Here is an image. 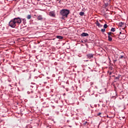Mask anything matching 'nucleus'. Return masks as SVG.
<instances>
[{
  "label": "nucleus",
  "instance_id": "f257e3e1",
  "mask_svg": "<svg viewBox=\"0 0 128 128\" xmlns=\"http://www.w3.org/2000/svg\"><path fill=\"white\" fill-rule=\"evenodd\" d=\"M70 14V10L68 9H62L60 12V14L62 16H65V18H68V16Z\"/></svg>",
  "mask_w": 128,
  "mask_h": 128
},
{
  "label": "nucleus",
  "instance_id": "f03ea898",
  "mask_svg": "<svg viewBox=\"0 0 128 128\" xmlns=\"http://www.w3.org/2000/svg\"><path fill=\"white\" fill-rule=\"evenodd\" d=\"M16 22L14 20V19H12L10 22H9V26H10V28H14L16 26Z\"/></svg>",
  "mask_w": 128,
  "mask_h": 128
},
{
  "label": "nucleus",
  "instance_id": "7ed1b4c3",
  "mask_svg": "<svg viewBox=\"0 0 128 128\" xmlns=\"http://www.w3.org/2000/svg\"><path fill=\"white\" fill-rule=\"evenodd\" d=\"M13 20L16 24H22V18L20 17L15 18H13Z\"/></svg>",
  "mask_w": 128,
  "mask_h": 128
},
{
  "label": "nucleus",
  "instance_id": "20e7f679",
  "mask_svg": "<svg viewBox=\"0 0 128 128\" xmlns=\"http://www.w3.org/2000/svg\"><path fill=\"white\" fill-rule=\"evenodd\" d=\"M87 58L90 60V58H94V54H88L86 55Z\"/></svg>",
  "mask_w": 128,
  "mask_h": 128
},
{
  "label": "nucleus",
  "instance_id": "39448f33",
  "mask_svg": "<svg viewBox=\"0 0 128 128\" xmlns=\"http://www.w3.org/2000/svg\"><path fill=\"white\" fill-rule=\"evenodd\" d=\"M119 36H120V38H120L122 40H124V38H126V34H119Z\"/></svg>",
  "mask_w": 128,
  "mask_h": 128
},
{
  "label": "nucleus",
  "instance_id": "423d86ee",
  "mask_svg": "<svg viewBox=\"0 0 128 128\" xmlns=\"http://www.w3.org/2000/svg\"><path fill=\"white\" fill-rule=\"evenodd\" d=\"M95 24L97 26H98V28H102V25L98 22V21H96Z\"/></svg>",
  "mask_w": 128,
  "mask_h": 128
},
{
  "label": "nucleus",
  "instance_id": "0eeeda50",
  "mask_svg": "<svg viewBox=\"0 0 128 128\" xmlns=\"http://www.w3.org/2000/svg\"><path fill=\"white\" fill-rule=\"evenodd\" d=\"M120 75H118V76L114 78V82H118V80H120Z\"/></svg>",
  "mask_w": 128,
  "mask_h": 128
},
{
  "label": "nucleus",
  "instance_id": "6e6552de",
  "mask_svg": "<svg viewBox=\"0 0 128 128\" xmlns=\"http://www.w3.org/2000/svg\"><path fill=\"white\" fill-rule=\"evenodd\" d=\"M44 18H42V15H39L38 17H37V19L38 20H43Z\"/></svg>",
  "mask_w": 128,
  "mask_h": 128
},
{
  "label": "nucleus",
  "instance_id": "1a4fd4ad",
  "mask_svg": "<svg viewBox=\"0 0 128 128\" xmlns=\"http://www.w3.org/2000/svg\"><path fill=\"white\" fill-rule=\"evenodd\" d=\"M80 36H88V34L82 32Z\"/></svg>",
  "mask_w": 128,
  "mask_h": 128
},
{
  "label": "nucleus",
  "instance_id": "9d476101",
  "mask_svg": "<svg viewBox=\"0 0 128 128\" xmlns=\"http://www.w3.org/2000/svg\"><path fill=\"white\" fill-rule=\"evenodd\" d=\"M88 122L86 121L83 122V126H88Z\"/></svg>",
  "mask_w": 128,
  "mask_h": 128
},
{
  "label": "nucleus",
  "instance_id": "9b49d317",
  "mask_svg": "<svg viewBox=\"0 0 128 128\" xmlns=\"http://www.w3.org/2000/svg\"><path fill=\"white\" fill-rule=\"evenodd\" d=\"M56 38H58L59 40H62V38H64V37L60 36H56Z\"/></svg>",
  "mask_w": 128,
  "mask_h": 128
},
{
  "label": "nucleus",
  "instance_id": "f8f14e48",
  "mask_svg": "<svg viewBox=\"0 0 128 128\" xmlns=\"http://www.w3.org/2000/svg\"><path fill=\"white\" fill-rule=\"evenodd\" d=\"M49 16H54V12H50L49 13Z\"/></svg>",
  "mask_w": 128,
  "mask_h": 128
},
{
  "label": "nucleus",
  "instance_id": "ddd939ff",
  "mask_svg": "<svg viewBox=\"0 0 128 128\" xmlns=\"http://www.w3.org/2000/svg\"><path fill=\"white\" fill-rule=\"evenodd\" d=\"M24 24H26V18L22 19Z\"/></svg>",
  "mask_w": 128,
  "mask_h": 128
},
{
  "label": "nucleus",
  "instance_id": "4468645a",
  "mask_svg": "<svg viewBox=\"0 0 128 128\" xmlns=\"http://www.w3.org/2000/svg\"><path fill=\"white\" fill-rule=\"evenodd\" d=\"M124 24H126L124 22H120L119 23L120 26H124Z\"/></svg>",
  "mask_w": 128,
  "mask_h": 128
},
{
  "label": "nucleus",
  "instance_id": "2eb2a0df",
  "mask_svg": "<svg viewBox=\"0 0 128 128\" xmlns=\"http://www.w3.org/2000/svg\"><path fill=\"white\" fill-rule=\"evenodd\" d=\"M80 15L81 16H84V12H80Z\"/></svg>",
  "mask_w": 128,
  "mask_h": 128
},
{
  "label": "nucleus",
  "instance_id": "dca6fc26",
  "mask_svg": "<svg viewBox=\"0 0 128 128\" xmlns=\"http://www.w3.org/2000/svg\"><path fill=\"white\" fill-rule=\"evenodd\" d=\"M108 42H112V37H110V36H108Z\"/></svg>",
  "mask_w": 128,
  "mask_h": 128
},
{
  "label": "nucleus",
  "instance_id": "f3484780",
  "mask_svg": "<svg viewBox=\"0 0 128 128\" xmlns=\"http://www.w3.org/2000/svg\"><path fill=\"white\" fill-rule=\"evenodd\" d=\"M26 18L28 20H30V18H32V15H28Z\"/></svg>",
  "mask_w": 128,
  "mask_h": 128
},
{
  "label": "nucleus",
  "instance_id": "a211bd4d",
  "mask_svg": "<svg viewBox=\"0 0 128 128\" xmlns=\"http://www.w3.org/2000/svg\"><path fill=\"white\" fill-rule=\"evenodd\" d=\"M110 32H116L115 28H112L110 30Z\"/></svg>",
  "mask_w": 128,
  "mask_h": 128
},
{
  "label": "nucleus",
  "instance_id": "6ab92c4d",
  "mask_svg": "<svg viewBox=\"0 0 128 128\" xmlns=\"http://www.w3.org/2000/svg\"><path fill=\"white\" fill-rule=\"evenodd\" d=\"M26 128H32V126L28 124L26 126Z\"/></svg>",
  "mask_w": 128,
  "mask_h": 128
},
{
  "label": "nucleus",
  "instance_id": "aec40b11",
  "mask_svg": "<svg viewBox=\"0 0 128 128\" xmlns=\"http://www.w3.org/2000/svg\"><path fill=\"white\" fill-rule=\"evenodd\" d=\"M104 28H108V24H104Z\"/></svg>",
  "mask_w": 128,
  "mask_h": 128
},
{
  "label": "nucleus",
  "instance_id": "412c9836",
  "mask_svg": "<svg viewBox=\"0 0 128 128\" xmlns=\"http://www.w3.org/2000/svg\"><path fill=\"white\" fill-rule=\"evenodd\" d=\"M101 32H106V29L104 28H102L101 30Z\"/></svg>",
  "mask_w": 128,
  "mask_h": 128
},
{
  "label": "nucleus",
  "instance_id": "4be33fe9",
  "mask_svg": "<svg viewBox=\"0 0 128 128\" xmlns=\"http://www.w3.org/2000/svg\"><path fill=\"white\" fill-rule=\"evenodd\" d=\"M105 8H106V6H108V3H106L104 4Z\"/></svg>",
  "mask_w": 128,
  "mask_h": 128
},
{
  "label": "nucleus",
  "instance_id": "5701e85b",
  "mask_svg": "<svg viewBox=\"0 0 128 128\" xmlns=\"http://www.w3.org/2000/svg\"><path fill=\"white\" fill-rule=\"evenodd\" d=\"M112 32H108V36H110V35H112Z\"/></svg>",
  "mask_w": 128,
  "mask_h": 128
},
{
  "label": "nucleus",
  "instance_id": "b1692460",
  "mask_svg": "<svg viewBox=\"0 0 128 128\" xmlns=\"http://www.w3.org/2000/svg\"><path fill=\"white\" fill-rule=\"evenodd\" d=\"M100 114H102V112H98L97 114V116H100Z\"/></svg>",
  "mask_w": 128,
  "mask_h": 128
},
{
  "label": "nucleus",
  "instance_id": "393cba45",
  "mask_svg": "<svg viewBox=\"0 0 128 128\" xmlns=\"http://www.w3.org/2000/svg\"><path fill=\"white\" fill-rule=\"evenodd\" d=\"M124 58V56H121L119 58Z\"/></svg>",
  "mask_w": 128,
  "mask_h": 128
},
{
  "label": "nucleus",
  "instance_id": "a878e982",
  "mask_svg": "<svg viewBox=\"0 0 128 128\" xmlns=\"http://www.w3.org/2000/svg\"><path fill=\"white\" fill-rule=\"evenodd\" d=\"M110 36V38H112V34L110 35V36Z\"/></svg>",
  "mask_w": 128,
  "mask_h": 128
},
{
  "label": "nucleus",
  "instance_id": "bb28decb",
  "mask_svg": "<svg viewBox=\"0 0 128 128\" xmlns=\"http://www.w3.org/2000/svg\"><path fill=\"white\" fill-rule=\"evenodd\" d=\"M62 20H64V16H62Z\"/></svg>",
  "mask_w": 128,
  "mask_h": 128
},
{
  "label": "nucleus",
  "instance_id": "cd10ccee",
  "mask_svg": "<svg viewBox=\"0 0 128 128\" xmlns=\"http://www.w3.org/2000/svg\"><path fill=\"white\" fill-rule=\"evenodd\" d=\"M81 42H82V44H84V41L83 40H81Z\"/></svg>",
  "mask_w": 128,
  "mask_h": 128
},
{
  "label": "nucleus",
  "instance_id": "c85d7f7f",
  "mask_svg": "<svg viewBox=\"0 0 128 128\" xmlns=\"http://www.w3.org/2000/svg\"><path fill=\"white\" fill-rule=\"evenodd\" d=\"M30 91L28 92V94H30Z\"/></svg>",
  "mask_w": 128,
  "mask_h": 128
},
{
  "label": "nucleus",
  "instance_id": "c756f323",
  "mask_svg": "<svg viewBox=\"0 0 128 128\" xmlns=\"http://www.w3.org/2000/svg\"><path fill=\"white\" fill-rule=\"evenodd\" d=\"M110 0H109L108 2H110Z\"/></svg>",
  "mask_w": 128,
  "mask_h": 128
},
{
  "label": "nucleus",
  "instance_id": "7c9ffc66",
  "mask_svg": "<svg viewBox=\"0 0 128 128\" xmlns=\"http://www.w3.org/2000/svg\"><path fill=\"white\" fill-rule=\"evenodd\" d=\"M120 34H122V32H120Z\"/></svg>",
  "mask_w": 128,
  "mask_h": 128
},
{
  "label": "nucleus",
  "instance_id": "2f4dec72",
  "mask_svg": "<svg viewBox=\"0 0 128 128\" xmlns=\"http://www.w3.org/2000/svg\"><path fill=\"white\" fill-rule=\"evenodd\" d=\"M8 86H12V85H10V84H9Z\"/></svg>",
  "mask_w": 128,
  "mask_h": 128
},
{
  "label": "nucleus",
  "instance_id": "473e14b6",
  "mask_svg": "<svg viewBox=\"0 0 128 128\" xmlns=\"http://www.w3.org/2000/svg\"><path fill=\"white\" fill-rule=\"evenodd\" d=\"M70 126V128H72V126Z\"/></svg>",
  "mask_w": 128,
  "mask_h": 128
},
{
  "label": "nucleus",
  "instance_id": "72a5a7b5",
  "mask_svg": "<svg viewBox=\"0 0 128 128\" xmlns=\"http://www.w3.org/2000/svg\"><path fill=\"white\" fill-rule=\"evenodd\" d=\"M86 62H88V60H86Z\"/></svg>",
  "mask_w": 128,
  "mask_h": 128
},
{
  "label": "nucleus",
  "instance_id": "f704fd0d",
  "mask_svg": "<svg viewBox=\"0 0 128 128\" xmlns=\"http://www.w3.org/2000/svg\"><path fill=\"white\" fill-rule=\"evenodd\" d=\"M30 88H34V86H30Z\"/></svg>",
  "mask_w": 128,
  "mask_h": 128
},
{
  "label": "nucleus",
  "instance_id": "c9c22d12",
  "mask_svg": "<svg viewBox=\"0 0 128 128\" xmlns=\"http://www.w3.org/2000/svg\"><path fill=\"white\" fill-rule=\"evenodd\" d=\"M30 92H32V90H30Z\"/></svg>",
  "mask_w": 128,
  "mask_h": 128
},
{
  "label": "nucleus",
  "instance_id": "e433bc0d",
  "mask_svg": "<svg viewBox=\"0 0 128 128\" xmlns=\"http://www.w3.org/2000/svg\"><path fill=\"white\" fill-rule=\"evenodd\" d=\"M90 107H91V108H93V107L92 106V105H90Z\"/></svg>",
  "mask_w": 128,
  "mask_h": 128
},
{
  "label": "nucleus",
  "instance_id": "4c0bfd02",
  "mask_svg": "<svg viewBox=\"0 0 128 128\" xmlns=\"http://www.w3.org/2000/svg\"><path fill=\"white\" fill-rule=\"evenodd\" d=\"M60 0V2L62 0Z\"/></svg>",
  "mask_w": 128,
  "mask_h": 128
},
{
  "label": "nucleus",
  "instance_id": "58836bf2",
  "mask_svg": "<svg viewBox=\"0 0 128 128\" xmlns=\"http://www.w3.org/2000/svg\"><path fill=\"white\" fill-rule=\"evenodd\" d=\"M114 62H116V60H114Z\"/></svg>",
  "mask_w": 128,
  "mask_h": 128
}]
</instances>
